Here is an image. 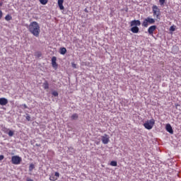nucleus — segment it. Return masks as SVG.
Returning a JSON list of instances; mask_svg holds the SVG:
<instances>
[{"instance_id": "nucleus-5", "label": "nucleus", "mask_w": 181, "mask_h": 181, "mask_svg": "<svg viewBox=\"0 0 181 181\" xmlns=\"http://www.w3.org/2000/svg\"><path fill=\"white\" fill-rule=\"evenodd\" d=\"M21 162H22V158L19 156H13L11 157V163L13 165H20Z\"/></svg>"}, {"instance_id": "nucleus-16", "label": "nucleus", "mask_w": 181, "mask_h": 181, "mask_svg": "<svg viewBox=\"0 0 181 181\" xmlns=\"http://www.w3.org/2000/svg\"><path fill=\"white\" fill-rule=\"evenodd\" d=\"M71 119L72 121H74V120H76V119H78V115L77 113L73 114V115H71Z\"/></svg>"}, {"instance_id": "nucleus-2", "label": "nucleus", "mask_w": 181, "mask_h": 181, "mask_svg": "<svg viewBox=\"0 0 181 181\" xmlns=\"http://www.w3.org/2000/svg\"><path fill=\"white\" fill-rule=\"evenodd\" d=\"M155 22H156L155 18L147 17L144 18L141 25L143 28H148L149 25H155Z\"/></svg>"}, {"instance_id": "nucleus-12", "label": "nucleus", "mask_w": 181, "mask_h": 181, "mask_svg": "<svg viewBox=\"0 0 181 181\" xmlns=\"http://www.w3.org/2000/svg\"><path fill=\"white\" fill-rule=\"evenodd\" d=\"M130 30L132 32V33H139V28L137 26H132Z\"/></svg>"}, {"instance_id": "nucleus-26", "label": "nucleus", "mask_w": 181, "mask_h": 181, "mask_svg": "<svg viewBox=\"0 0 181 181\" xmlns=\"http://www.w3.org/2000/svg\"><path fill=\"white\" fill-rule=\"evenodd\" d=\"M40 2L42 5H46V4H47V0H40Z\"/></svg>"}, {"instance_id": "nucleus-9", "label": "nucleus", "mask_w": 181, "mask_h": 181, "mask_svg": "<svg viewBox=\"0 0 181 181\" xmlns=\"http://www.w3.org/2000/svg\"><path fill=\"white\" fill-rule=\"evenodd\" d=\"M165 130L167 131V132H169V134L173 135V128H172V125H170V124H167L165 125Z\"/></svg>"}, {"instance_id": "nucleus-35", "label": "nucleus", "mask_w": 181, "mask_h": 181, "mask_svg": "<svg viewBox=\"0 0 181 181\" xmlns=\"http://www.w3.org/2000/svg\"><path fill=\"white\" fill-rule=\"evenodd\" d=\"M84 12H86V13H88V10L87 8H85Z\"/></svg>"}, {"instance_id": "nucleus-31", "label": "nucleus", "mask_w": 181, "mask_h": 181, "mask_svg": "<svg viewBox=\"0 0 181 181\" xmlns=\"http://www.w3.org/2000/svg\"><path fill=\"white\" fill-rule=\"evenodd\" d=\"M71 66L73 67V69H76L77 65L76 64H74V62L71 63Z\"/></svg>"}, {"instance_id": "nucleus-18", "label": "nucleus", "mask_w": 181, "mask_h": 181, "mask_svg": "<svg viewBox=\"0 0 181 181\" xmlns=\"http://www.w3.org/2000/svg\"><path fill=\"white\" fill-rule=\"evenodd\" d=\"M9 129H8V128H6V127H1V131L3 132H4V134H8V132H9Z\"/></svg>"}, {"instance_id": "nucleus-1", "label": "nucleus", "mask_w": 181, "mask_h": 181, "mask_svg": "<svg viewBox=\"0 0 181 181\" xmlns=\"http://www.w3.org/2000/svg\"><path fill=\"white\" fill-rule=\"evenodd\" d=\"M25 26L33 36L39 37V35H40V25L37 22L33 21L30 25L26 24Z\"/></svg>"}, {"instance_id": "nucleus-19", "label": "nucleus", "mask_w": 181, "mask_h": 181, "mask_svg": "<svg viewBox=\"0 0 181 181\" xmlns=\"http://www.w3.org/2000/svg\"><path fill=\"white\" fill-rule=\"evenodd\" d=\"M7 134H8V136H13L15 135V131L13 130H8Z\"/></svg>"}, {"instance_id": "nucleus-24", "label": "nucleus", "mask_w": 181, "mask_h": 181, "mask_svg": "<svg viewBox=\"0 0 181 181\" xmlns=\"http://www.w3.org/2000/svg\"><path fill=\"white\" fill-rule=\"evenodd\" d=\"M176 30V26L175 25H172L170 27V32H175Z\"/></svg>"}, {"instance_id": "nucleus-23", "label": "nucleus", "mask_w": 181, "mask_h": 181, "mask_svg": "<svg viewBox=\"0 0 181 181\" xmlns=\"http://www.w3.org/2000/svg\"><path fill=\"white\" fill-rule=\"evenodd\" d=\"M118 163H117L116 160H112L110 162V165L111 166H117Z\"/></svg>"}, {"instance_id": "nucleus-11", "label": "nucleus", "mask_w": 181, "mask_h": 181, "mask_svg": "<svg viewBox=\"0 0 181 181\" xmlns=\"http://www.w3.org/2000/svg\"><path fill=\"white\" fill-rule=\"evenodd\" d=\"M64 3V0H58V6L60 11L64 10V6H63Z\"/></svg>"}, {"instance_id": "nucleus-7", "label": "nucleus", "mask_w": 181, "mask_h": 181, "mask_svg": "<svg viewBox=\"0 0 181 181\" xmlns=\"http://www.w3.org/2000/svg\"><path fill=\"white\" fill-rule=\"evenodd\" d=\"M156 29H158V27L156 25H151L148 28V33L151 35V36H153V31L156 30Z\"/></svg>"}, {"instance_id": "nucleus-20", "label": "nucleus", "mask_w": 181, "mask_h": 181, "mask_svg": "<svg viewBox=\"0 0 181 181\" xmlns=\"http://www.w3.org/2000/svg\"><path fill=\"white\" fill-rule=\"evenodd\" d=\"M35 57H37V59H40V57H42V52H36L35 53Z\"/></svg>"}, {"instance_id": "nucleus-36", "label": "nucleus", "mask_w": 181, "mask_h": 181, "mask_svg": "<svg viewBox=\"0 0 181 181\" xmlns=\"http://www.w3.org/2000/svg\"><path fill=\"white\" fill-rule=\"evenodd\" d=\"M35 146H41V145L39 144H35Z\"/></svg>"}, {"instance_id": "nucleus-21", "label": "nucleus", "mask_w": 181, "mask_h": 181, "mask_svg": "<svg viewBox=\"0 0 181 181\" xmlns=\"http://www.w3.org/2000/svg\"><path fill=\"white\" fill-rule=\"evenodd\" d=\"M33 169H35V164L31 163L29 165V172H33Z\"/></svg>"}, {"instance_id": "nucleus-6", "label": "nucleus", "mask_w": 181, "mask_h": 181, "mask_svg": "<svg viewBox=\"0 0 181 181\" xmlns=\"http://www.w3.org/2000/svg\"><path fill=\"white\" fill-rule=\"evenodd\" d=\"M101 141L104 145H107L108 142H110V136L107 134H104L103 136H101Z\"/></svg>"}, {"instance_id": "nucleus-34", "label": "nucleus", "mask_w": 181, "mask_h": 181, "mask_svg": "<svg viewBox=\"0 0 181 181\" xmlns=\"http://www.w3.org/2000/svg\"><path fill=\"white\" fill-rule=\"evenodd\" d=\"M22 106L23 107L24 110H26V108H28V105H26V104L22 105Z\"/></svg>"}, {"instance_id": "nucleus-27", "label": "nucleus", "mask_w": 181, "mask_h": 181, "mask_svg": "<svg viewBox=\"0 0 181 181\" xmlns=\"http://www.w3.org/2000/svg\"><path fill=\"white\" fill-rule=\"evenodd\" d=\"M166 0H159L160 5L162 6V5H165V1Z\"/></svg>"}, {"instance_id": "nucleus-4", "label": "nucleus", "mask_w": 181, "mask_h": 181, "mask_svg": "<svg viewBox=\"0 0 181 181\" xmlns=\"http://www.w3.org/2000/svg\"><path fill=\"white\" fill-rule=\"evenodd\" d=\"M153 15L156 16L157 19H160V9L156 5L152 6Z\"/></svg>"}, {"instance_id": "nucleus-33", "label": "nucleus", "mask_w": 181, "mask_h": 181, "mask_svg": "<svg viewBox=\"0 0 181 181\" xmlns=\"http://www.w3.org/2000/svg\"><path fill=\"white\" fill-rule=\"evenodd\" d=\"M5 156L4 155L0 156V160H4Z\"/></svg>"}, {"instance_id": "nucleus-8", "label": "nucleus", "mask_w": 181, "mask_h": 181, "mask_svg": "<svg viewBox=\"0 0 181 181\" xmlns=\"http://www.w3.org/2000/svg\"><path fill=\"white\" fill-rule=\"evenodd\" d=\"M131 26H141V21L139 20H133L130 22Z\"/></svg>"}, {"instance_id": "nucleus-37", "label": "nucleus", "mask_w": 181, "mask_h": 181, "mask_svg": "<svg viewBox=\"0 0 181 181\" xmlns=\"http://www.w3.org/2000/svg\"><path fill=\"white\" fill-rule=\"evenodd\" d=\"M2 5H4V3L1 2L0 3V6H2Z\"/></svg>"}, {"instance_id": "nucleus-13", "label": "nucleus", "mask_w": 181, "mask_h": 181, "mask_svg": "<svg viewBox=\"0 0 181 181\" xmlns=\"http://www.w3.org/2000/svg\"><path fill=\"white\" fill-rule=\"evenodd\" d=\"M8 104V99L5 98H0V105H6Z\"/></svg>"}, {"instance_id": "nucleus-28", "label": "nucleus", "mask_w": 181, "mask_h": 181, "mask_svg": "<svg viewBox=\"0 0 181 181\" xmlns=\"http://www.w3.org/2000/svg\"><path fill=\"white\" fill-rule=\"evenodd\" d=\"M25 119L27 121H30V115L29 114H26Z\"/></svg>"}, {"instance_id": "nucleus-22", "label": "nucleus", "mask_w": 181, "mask_h": 181, "mask_svg": "<svg viewBox=\"0 0 181 181\" xmlns=\"http://www.w3.org/2000/svg\"><path fill=\"white\" fill-rule=\"evenodd\" d=\"M52 95H53V97H59V92L54 90L52 92Z\"/></svg>"}, {"instance_id": "nucleus-29", "label": "nucleus", "mask_w": 181, "mask_h": 181, "mask_svg": "<svg viewBox=\"0 0 181 181\" xmlns=\"http://www.w3.org/2000/svg\"><path fill=\"white\" fill-rule=\"evenodd\" d=\"M173 50H175V52H179V47H176V46H174L173 47Z\"/></svg>"}, {"instance_id": "nucleus-14", "label": "nucleus", "mask_w": 181, "mask_h": 181, "mask_svg": "<svg viewBox=\"0 0 181 181\" xmlns=\"http://www.w3.org/2000/svg\"><path fill=\"white\" fill-rule=\"evenodd\" d=\"M42 87L44 90H49V82L47 81H45L42 83Z\"/></svg>"}, {"instance_id": "nucleus-17", "label": "nucleus", "mask_w": 181, "mask_h": 181, "mask_svg": "<svg viewBox=\"0 0 181 181\" xmlns=\"http://www.w3.org/2000/svg\"><path fill=\"white\" fill-rule=\"evenodd\" d=\"M5 20L7 21V22H9V21H12V16L11 15H9V14H7L5 17Z\"/></svg>"}, {"instance_id": "nucleus-32", "label": "nucleus", "mask_w": 181, "mask_h": 181, "mask_svg": "<svg viewBox=\"0 0 181 181\" xmlns=\"http://www.w3.org/2000/svg\"><path fill=\"white\" fill-rule=\"evenodd\" d=\"M2 16H4V13H2V11L0 10V20L2 19Z\"/></svg>"}, {"instance_id": "nucleus-25", "label": "nucleus", "mask_w": 181, "mask_h": 181, "mask_svg": "<svg viewBox=\"0 0 181 181\" xmlns=\"http://www.w3.org/2000/svg\"><path fill=\"white\" fill-rule=\"evenodd\" d=\"M49 180H51V181H56V180H57V177L51 176V177H49Z\"/></svg>"}, {"instance_id": "nucleus-30", "label": "nucleus", "mask_w": 181, "mask_h": 181, "mask_svg": "<svg viewBox=\"0 0 181 181\" xmlns=\"http://www.w3.org/2000/svg\"><path fill=\"white\" fill-rule=\"evenodd\" d=\"M55 177H60V173H59V172H56L55 175H54Z\"/></svg>"}, {"instance_id": "nucleus-15", "label": "nucleus", "mask_w": 181, "mask_h": 181, "mask_svg": "<svg viewBox=\"0 0 181 181\" xmlns=\"http://www.w3.org/2000/svg\"><path fill=\"white\" fill-rule=\"evenodd\" d=\"M59 53L60 54H65L66 53H67V49H66V47H61L59 49Z\"/></svg>"}, {"instance_id": "nucleus-3", "label": "nucleus", "mask_w": 181, "mask_h": 181, "mask_svg": "<svg viewBox=\"0 0 181 181\" xmlns=\"http://www.w3.org/2000/svg\"><path fill=\"white\" fill-rule=\"evenodd\" d=\"M155 125V119H151L150 120H147L144 124V127L146 128V129H152L153 128V126Z\"/></svg>"}, {"instance_id": "nucleus-10", "label": "nucleus", "mask_w": 181, "mask_h": 181, "mask_svg": "<svg viewBox=\"0 0 181 181\" xmlns=\"http://www.w3.org/2000/svg\"><path fill=\"white\" fill-rule=\"evenodd\" d=\"M57 60V58L56 57H53L52 58V66L54 69H57V62L56 61Z\"/></svg>"}]
</instances>
